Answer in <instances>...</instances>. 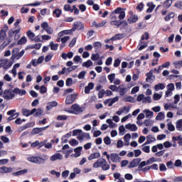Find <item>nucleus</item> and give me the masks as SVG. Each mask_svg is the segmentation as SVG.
<instances>
[{"instance_id":"f257e3e1","label":"nucleus","mask_w":182,"mask_h":182,"mask_svg":"<svg viewBox=\"0 0 182 182\" xmlns=\"http://www.w3.org/2000/svg\"><path fill=\"white\" fill-rule=\"evenodd\" d=\"M21 27H18L16 30L12 28L9 31H8V37L5 38L4 42L2 43L3 47H6L9 44H11L12 40L18 41L19 38H21Z\"/></svg>"},{"instance_id":"f03ea898","label":"nucleus","mask_w":182,"mask_h":182,"mask_svg":"<svg viewBox=\"0 0 182 182\" xmlns=\"http://www.w3.org/2000/svg\"><path fill=\"white\" fill-rule=\"evenodd\" d=\"M48 156L46 155H42L41 157L38 156H31L28 158L29 162L36 164H44L46 161H48Z\"/></svg>"},{"instance_id":"7ed1b4c3","label":"nucleus","mask_w":182,"mask_h":182,"mask_svg":"<svg viewBox=\"0 0 182 182\" xmlns=\"http://www.w3.org/2000/svg\"><path fill=\"white\" fill-rule=\"evenodd\" d=\"M70 109H71V111H69L70 114L79 115L85 111V107H80L79 105L73 104V105H71Z\"/></svg>"},{"instance_id":"20e7f679","label":"nucleus","mask_w":182,"mask_h":182,"mask_svg":"<svg viewBox=\"0 0 182 182\" xmlns=\"http://www.w3.org/2000/svg\"><path fill=\"white\" fill-rule=\"evenodd\" d=\"M2 97L5 100H11L14 98L15 94L11 89L4 90Z\"/></svg>"},{"instance_id":"39448f33","label":"nucleus","mask_w":182,"mask_h":182,"mask_svg":"<svg viewBox=\"0 0 182 182\" xmlns=\"http://www.w3.org/2000/svg\"><path fill=\"white\" fill-rule=\"evenodd\" d=\"M12 63L9 61L8 59H0V68H3L5 70L11 68Z\"/></svg>"},{"instance_id":"423d86ee","label":"nucleus","mask_w":182,"mask_h":182,"mask_svg":"<svg viewBox=\"0 0 182 182\" xmlns=\"http://www.w3.org/2000/svg\"><path fill=\"white\" fill-rule=\"evenodd\" d=\"M124 10H125V9H122V7H117L114 10V14H119V16H117V17L121 21L124 19V17H126V12H124Z\"/></svg>"},{"instance_id":"0eeeda50","label":"nucleus","mask_w":182,"mask_h":182,"mask_svg":"<svg viewBox=\"0 0 182 182\" xmlns=\"http://www.w3.org/2000/svg\"><path fill=\"white\" fill-rule=\"evenodd\" d=\"M9 31V26L6 24L4 25V27L2 28V30L0 31V42H3L6 37V33Z\"/></svg>"},{"instance_id":"6e6552de","label":"nucleus","mask_w":182,"mask_h":182,"mask_svg":"<svg viewBox=\"0 0 182 182\" xmlns=\"http://www.w3.org/2000/svg\"><path fill=\"white\" fill-rule=\"evenodd\" d=\"M105 165H107V162L106 159H98L97 161H95V164H93L92 166L95 168H97L102 167Z\"/></svg>"},{"instance_id":"1a4fd4ad","label":"nucleus","mask_w":182,"mask_h":182,"mask_svg":"<svg viewBox=\"0 0 182 182\" xmlns=\"http://www.w3.org/2000/svg\"><path fill=\"white\" fill-rule=\"evenodd\" d=\"M75 99H77V95L71 94L70 95H68L65 98V104L66 105H72L73 104V102H75Z\"/></svg>"},{"instance_id":"9d476101","label":"nucleus","mask_w":182,"mask_h":182,"mask_svg":"<svg viewBox=\"0 0 182 182\" xmlns=\"http://www.w3.org/2000/svg\"><path fill=\"white\" fill-rule=\"evenodd\" d=\"M141 159L140 158H136L135 159H133L131 162H129V165L127 166V168H133L134 167H136L140 164Z\"/></svg>"},{"instance_id":"9b49d317","label":"nucleus","mask_w":182,"mask_h":182,"mask_svg":"<svg viewBox=\"0 0 182 182\" xmlns=\"http://www.w3.org/2000/svg\"><path fill=\"white\" fill-rule=\"evenodd\" d=\"M49 127V125L47 127H37V128H33L31 132L32 135H36L38 134L39 133H41L43 132H45L48 128Z\"/></svg>"},{"instance_id":"f8f14e48","label":"nucleus","mask_w":182,"mask_h":182,"mask_svg":"<svg viewBox=\"0 0 182 182\" xmlns=\"http://www.w3.org/2000/svg\"><path fill=\"white\" fill-rule=\"evenodd\" d=\"M114 91L119 92V95L123 96L127 93V88L123 87V85H119V87L114 86Z\"/></svg>"},{"instance_id":"ddd939ff","label":"nucleus","mask_w":182,"mask_h":182,"mask_svg":"<svg viewBox=\"0 0 182 182\" xmlns=\"http://www.w3.org/2000/svg\"><path fill=\"white\" fill-rule=\"evenodd\" d=\"M85 28V26H83V23L81 22H78L77 23L73 24V28H71V31H82Z\"/></svg>"},{"instance_id":"4468645a","label":"nucleus","mask_w":182,"mask_h":182,"mask_svg":"<svg viewBox=\"0 0 182 182\" xmlns=\"http://www.w3.org/2000/svg\"><path fill=\"white\" fill-rule=\"evenodd\" d=\"M82 151V146L76 147L75 149H74V152H75V154H72L71 157H75V158L80 157V154H82L81 153Z\"/></svg>"},{"instance_id":"2eb2a0df","label":"nucleus","mask_w":182,"mask_h":182,"mask_svg":"<svg viewBox=\"0 0 182 182\" xmlns=\"http://www.w3.org/2000/svg\"><path fill=\"white\" fill-rule=\"evenodd\" d=\"M146 7H149L148 9H146V13L150 14L155 9L156 5L154 4L152 1H149L146 4Z\"/></svg>"},{"instance_id":"dca6fc26","label":"nucleus","mask_w":182,"mask_h":182,"mask_svg":"<svg viewBox=\"0 0 182 182\" xmlns=\"http://www.w3.org/2000/svg\"><path fill=\"white\" fill-rule=\"evenodd\" d=\"M12 92L14 94L20 95V96L26 95V90H21L19 88H14V90H12Z\"/></svg>"},{"instance_id":"f3484780","label":"nucleus","mask_w":182,"mask_h":182,"mask_svg":"<svg viewBox=\"0 0 182 182\" xmlns=\"http://www.w3.org/2000/svg\"><path fill=\"white\" fill-rule=\"evenodd\" d=\"M139 20L137 15H132L131 16L127 18V22H129V24L134 23L137 22Z\"/></svg>"},{"instance_id":"a211bd4d","label":"nucleus","mask_w":182,"mask_h":182,"mask_svg":"<svg viewBox=\"0 0 182 182\" xmlns=\"http://www.w3.org/2000/svg\"><path fill=\"white\" fill-rule=\"evenodd\" d=\"M62 159H63V155L62 154H60V153L54 154L53 156H51L50 157L51 161H55L57 160H62Z\"/></svg>"},{"instance_id":"6ab92c4d","label":"nucleus","mask_w":182,"mask_h":182,"mask_svg":"<svg viewBox=\"0 0 182 182\" xmlns=\"http://www.w3.org/2000/svg\"><path fill=\"white\" fill-rule=\"evenodd\" d=\"M85 138H87V140L90 139V135L89 133H82L81 135L77 137L78 141H82Z\"/></svg>"},{"instance_id":"aec40b11","label":"nucleus","mask_w":182,"mask_h":182,"mask_svg":"<svg viewBox=\"0 0 182 182\" xmlns=\"http://www.w3.org/2000/svg\"><path fill=\"white\" fill-rule=\"evenodd\" d=\"M94 83L92 82H90L88 83L87 86L85 87V94H90V90L94 89Z\"/></svg>"},{"instance_id":"412c9836","label":"nucleus","mask_w":182,"mask_h":182,"mask_svg":"<svg viewBox=\"0 0 182 182\" xmlns=\"http://www.w3.org/2000/svg\"><path fill=\"white\" fill-rule=\"evenodd\" d=\"M175 13L174 12H168V14L165 16L164 20L166 22L170 21L171 19L174 18Z\"/></svg>"},{"instance_id":"4be33fe9","label":"nucleus","mask_w":182,"mask_h":182,"mask_svg":"<svg viewBox=\"0 0 182 182\" xmlns=\"http://www.w3.org/2000/svg\"><path fill=\"white\" fill-rule=\"evenodd\" d=\"M57 106L58 102H56L55 101H53L51 102L47 103L46 109L50 110L51 109H53V107H56Z\"/></svg>"},{"instance_id":"5701e85b","label":"nucleus","mask_w":182,"mask_h":182,"mask_svg":"<svg viewBox=\"0 0 182 182\" xmlns=\"http://www.w3.org/2000/svg\"><path fill=\"white\" fill-rule=\"evenodd\" d=\"M100 157V154L99 152H95L91 154L90 156H88V161H92L96 159H99Z\"/></svg>"},{"instance_id":"b1692460","label":"nucleus","mask_w":182,"mask_h":182,"mask_svg":"<svg viewBox=\"0 0 182 182\" xmlns=\"http://www.w3.org/2000/svg\"><path fill=\"white\" fill-rule=\"evenodd\" d=\"M102 43H100V41H95V43H93V48L95 49V53H98L100 48H102Z\"/></svg>"},{"instance_id":"393cba45","label":"nucleus","mask_w":182,"mask_h":182,"mask_svg":"<svg viewBox=\"0 0 182 182\" xmlns=\"http://www.w3.org/2000/svg\"><path fill=\"white\" fill-rule=\"evenodd\" d=\"M28 173V169H23L21 171H18L16 172L12 173L13 176H22Z\"/></svg>"},{"instance_id":"a878e982","label":"nucleus","mask_w":182,"mask_h":182,"mask_svg":"<svg viewBox=\"0 0 182 182\" xmlns=\"http://www.w3.org/2000/svg\"><path fill=\"white\" fill-rule=\"evenodd\" d=\"M104 156H107V159L109 161H112V162H114V154H110V156L107 154V151L104 152Z\"/></svg>"},{"instance_id":"bb28decb","label":"nucleus","mask_w":182,"mask_h":182,"mask_svg":"<svg viewBox=\"0 0 182 182\" xmlns=\"http://www.w3.org/2000/svg\"><path fill=\"white\" fill-rule=\"evenodd\" d=\"M150 38V36H149V33L146 32L144 35L141 36V40H139V43H144V41L149 40Z\"/></svg>"},{"instance_id":"cd10ccee","label":"nucleus","mask_w":182,"mask_h":182,"mask_svg":"<svg viewBox=\"0 0 182 182\" xmlns=\"http://www.w3.org/2000/svg\"><path fill=\"white\" fill-rule=\"evenodd\" d=\"M146 139H148V140H146V141L144 143V145L149 144L151 142H155L156 141V138L151 136V135H148V136H146Z\"/></svg>"},{"instance_id":"c85d7f7f","label":"nucleus","mask_w":182,"mask_h":182,"mask_svg":"<svg viewBox=\"0 0 182 182\" xmlns=\"http://www.w3.org/2000/svg\"><path fill=\"white\" fill-rule=\"evenodd\" d=\"M27 37L29 38L30 41H33V38L36 37V34L31 31H28L26 32Z\"/></svg>"},{"instance_id":"c756f323","label":"nucleus","mask_w":182,"mask_h":182,"mask_svg":"<svg viewBox=\"0 0 182 182\" xmlns=\"http://www.w3.org/2000/svg\"><path fill=\"white\" fill-rule=\"evenodd\" d=\"M154 88H155L156 92H158L160 90H164L165 85L164 83H159L158 85H155Z\"/></svg>"},{"instance_id":"7c9ffc66","label":"nucleus","mask_w":182,"mask_h":182,"mask_svg":"<svg viewBox=\"0 0 182 182\" xmlns=\"http://www.w3.org/2000/svg\"><path fill=\"white\" fill-rule=\"evenodd\" d=\"M176 127L180 132H182V119H178L176 122Z\"/></svg>"},{"instance_id":"2f4dec72","label":"nucleus","mask_w":182,"mask_h":182,"mask_svg":"<svg viewBox=\"0 0 182 182\" xmlns=\"http://www.w3.org/2000/svg\"><path fill=\"white\" fill-rule=\"evenodd\" d=\"M28 42L26 36H23L18 41H17V45H25Z\"/></svg>"},{"instance_id":"473e14b6","label":"nucleus","mask_w":182,"mask_h":182,"mask_svg":"<svg viewBox=\"0 0 182 182\" xmlns=\"http://www.w3.org/2000/svg\"><path fill=\"white\" fill-rule=\"evenodd\" d=\"M22 114L23 116H25L26 117H28L31 115L30 110L26 108L22 109Z\"/></svg>"},{"instance_id":"72a5a7b5","label":"nucleus","mask_w":182,"mask_h":182,"mask_svg":"<svg viewBox=\"0 0 182 182\" xmlns=\"http://www.w3.org/2000/svg\"><path fill=\"white\" fill-rule=\"evenodd\" d=\"M172 140H173V141H178L179 145H182V137H181V136H173Z\"/></svg>"},{"instance_id":"f704fd0d","label":"nucleus","mask_w":182,"mask_h":182,"mask_svg":"<svg viewBox=\"0 0 182 182\" xmlns=\"http://www.w3.org/2000/svg\"><path fill=\"white\" fill-rule=\"evenodd\" d=\"M165 118L164 112H159L158 115L156 117V120H164Z\"/></svg>"},{"instance_id":"c9c22d12","label":"nucleus","mask_w":182,"mask_h":182,"mask_svg":"<svg viewBox=\"0 0 182 182\" xmlns=\"http://www.w3.org/2000/svg\"><path fill=\"white\" fill-rule=\"evenodd\" d=\"M62 15V11H60L59 9H55V10L53 11V16H55L56 18H60Z\"/></svg>"},{"instance_id":"e433bc0d","label":"nucleus","mask_w":182,"mask_h":182,"mask_svg":"<svg viewBox=\"0 0 182 182\" xmlns=\"http://www.w3.org/2000/svg\"><path fill=\"white\" fill-rule=\"evenodd\" d=\"M63 9L66 12H73V9H72V6L70 4H65L64 5Z\"/></svg>"},{"instance_id":"4c0bfd02","label":"nucleus","mask_w":182,"mask_h":182,"mask_svg":"<svg viewBox=\"0 0 182 182\" xmlns=\"http://www.w3.org/2000/svg\"><path fill=\"white\" fill-rule=\"evenodd\" d=\"M49 46H50L51 50H58V43H53V41H51L50 43H49Z\"/></svg>"},{"instance_id":"58836bf2","label":"nucleus","mask_w":182,"mask_h":182,"mask_svg":"<svg viewBox=\"0 0 182 182\" xmlns=\"http://www.w3.org/2000/svg\"><path fill=\"white\" fill-rule=\"evenodd\" d=\"M83 134L82 129H74L73 131V136H77V135H81Z\"/></svg>"},{"instance_id":"ea45409f","label":"nucleus","mask_w":182,"mask_h":182,"mask_svg":"<svg viewBox=\"0 0 182 182\" xmlns=\"http://www.w3.org/2000/svg\"><path fill=\"white\" fill-rule=\"evenodd\" d=\"M42 45V43H36L34 45L30 46L29 48L39 50L41 49Z\"/></svg>"},{"instance_id":"a19ab883","label":"nucleus","mask_w":182,"mask_h":182,"mask_svg":"<svg viewBox=\"0 0 182 182\" xmlns=\"http://www.w3.org/2000/svg\"><path fill=\"white\" fill-rule=\"evenodd\" d=\"M173 4V0H166L165 3H164V7L166 9H168Z\"/></svg>"},{"instance_id":"79ce46f5","label":"nucleus","mask_w":182,"mask_h":182,"mask_svg":"<svg viewBox=\"0 0 182 182\" xmlns=\"http://www.w3.org/2000/svg\"><path fill=\"white\" fill-rule=\"evenodd\" d=\"M124 36H126V34L124 33L114 35V40H122Z\"/></svg>"},{"instance_id":"37998d69","label":"nucleus","mask_w":182,"mask_h":182,"mask_svg":"<svg viewBox=\"0 0 182 182\" xmlns=\"http://www.w3.org/2000/svg\"><path fill=\"white\" fill-rule=\"evenodd\" d=\"M92 65V62L90 60H87V62H85L82 63V67L89 68L90 66Z\"/></svg>"},{"instance_id":"c03bdc74","label":"nucleus","mask_w":182,"mask_h":182,"mask_svg":"<svg viewBox=\"0 0 182 182\" xmlns=\"http://www.w3.org/2000/svg\"><path fill=\"white\" fill-rule=\"evenodd\" d=\"M166 167L170 169H173L176 166L172 161H168V162H166Z\"/></svg>"},{"instance_id":"a18cd8bd","label":"nucleus","mask_w":182,"mask_h":182,"mask_svg":"<svg viewBox=\"0 0 182 182\" xmlns=\"http://www.w3.org/2000/svg\"><path fill=\"white\" fill-rule=\"evenodd\" d=\"M176 68H182V60H176L173 63Z\"/></svg>"},{"instance_id":"49530a36","label":"nucleus","mask_w":182,"mask_h":182,"mask_svg":"<svg viewBox=\"0 0 182 182\" xmlns=\"http://www.w3.org/2000/svg\"><path fill=\"white\" fill-rule=\"evenodd\" d=\"M100 59V54L97 53V54L91 55V60L97 61Z\"/></svg>"},{"instance_id":"de8ad7c7","label":"nucleus","mask_w":182,"mask_h":182,"mask_svg":"<svg viewBox=\"0 0 182 182\" xmlns=\"http://www.w3.org/2000/svg\"><path fill=\"white\" fill-rule=\"evenodd\" d=\"M68 117L67 115H59L57 116V121H65L66 119H68Z\"/></svg>"},{"instance_id":"09e8293b","label":"nucleus","mask_w":182,"mask_h":182,"mask_svg":"<svg viewBox=\"0 0 182 182\" xmlns=\"http://www.w3.org/2000/svg\"><path fill=\"white\" fill-rule=\"evenodd\" d=\"M43 109L38 108V109H37V111L36 112V114H33V116L35 117H38L41 116V114H43Z\"/></svg>"},{"instance_id":"8fccbe9b","label":"nucleus","mask_w":182,"mask_h":182,"mask_svg":"<svg viewBox=\"0 0 182 182\" xmlns=\"http://www.w3.org/2000/svg\"><path fill=\"white\" fill-rule=\"evenodd\" d=\"M39 90H40V93L41 94H46V92H48V88H46L45 85H41Z\"/></svg>"},{"instance_id":"3c124183","label":"nucleus","mask_w":182,"mask_h":182,"mask_svg":"<svg viewBox=\"0 0 182 182\" xmlns=\"http://www.w3.org/2000/svg\"><path fill=\"white\" fill-rule=\"evenodd\" d=\"M162 97V95H161L159 93H155L153 95V99L155 101H158V100H160V99Z\"/></svg>"},{"instance_id":"603ef678","label":"nucleus","mask_w":182,"mask_h":182,"mask_svg":"<svg viewBox=\"0 0 182 182\" xmlns=\"http://www.w3.org/2000/svg\"><path fill=\"white\" fill-rule=\"evenodd\" d=\"M166 90H175V85L173 83H169L168 85H166Z\"/></svg>"},{"instance_id":"864d4df0","label":"nucleus","mask_w":182,"mask_h":182,"mask_svg":"<svg viewBox=\"0 0 182 182\" xmlns=\"http://www.w3.org/2000/svg\"><path fill=\"white\" fill-rule=\"evenodd\" d=\"M144 112L146 114V117H150L153 116L154 112L149 109H144Z\"/></svg>"},{"instance_id":"5fc2aeb1","label":"nucleus","mask_w":182,"mask_h":182,"mask_svg":"<svg viewBox=\"0 0 182 182\" xmlns=\"http://www.w3.org/2000/svg\"><path fill=\"white\" fill-rule=\"evenodd\" d=\"M107 78L108 80H109L110 83H113L114 80V73L108 75Z\"/></svg>"},{"instance_id":"6e6d98bb","label":"nucleus","mask_w":182,"mask_h":182,"mask_svg":"<svg viewBox=\"0 0 182 182\" xmlns=\"http://www.w3.org/2000/svg\"><path fill=\"white\" fill-rule=\"evenodd\" d=\"M144 5L143 2H141V4H139L138 5V6L136 7V9L138 10L139 12H141L144 9Z\"/></svg>"},{"instance_id":"4d7b16f0","label":"nucleus","mask_w":182,"mask_h":182,"mask_svg":"<svg viewBox=\"0 0 182 182\" xmlns=\"http://www.w3.org/2000/svg\"><path fill=\"white\" fill-rule=\"evenodd\" d=\"M72 85H73V79L72 78L66 79L65 85L70 87V86H72Z\"/></svg>"},{"instance_id":"13d9d810","label":"nucleus","mask_w":182,"mask_h":182,"mask_svg":"<svg viewBox=\"0 0 182 182\" xmlns=\"http://www.w3.org/2000/svg\"><path fill=\"white\" fill-rule=\"evenodd\" d=\"M70 144L72 146H75L77 145H79V141H77V140H75V139H73V140H71L70 141Z\"/></svg>"},{"instance_id":"bf43d9fd","label":"nucleus","mask_w":182,"mask_h":182,"mask_svg":"<svg viewBox=\"0 0 182 182\" xmlns=\"http://www.w3.org/2000/svg\"><path fill=\"white\" fill-rule=\"evenodd\" d=\"M85 74H86L85 71H81L80 74H78V76H77L78 79L83 80V78H85Z\"/></svg>"},{"instance_id":"052dcab7","label":"nucleus","mask_w":182,"mask_h":182,"mask_svg":"<svg viewBox=\"0 0 182 182\" xmlns=\"http://www.w3.org/2000/svg\"><path fill=\"white\" fill-rule=\"evenodd\" d=\"M134 157H139V156H141V150L140 149H136V150H134Z\"/></svg>"},{"instance_id":"680f3d73","label":"nucleus","mask_w":182,"mask_h":182,"mask_svg":"<svg viewBox=\"0 0 182 182\" xmlns=\"http://www.w3.org/2000/svg\"><path fill=\"white\" fill-rule=\"evenodd\" d=\"M0 139L3 141V143H9V138L5 136H0Z\"/></svg>"},{"instance_id":"e2e57ef3","label":"nucleus","mask_w":182,"mask_h":182,"mask_svg":"<svg viewBox=\"0 0 182 182\" xmlns=\"http://www.w3.org/2000/svg\"><path fill=\"white\" fill-rule=\"evenodd\" d=\"M104 142L107 145L111 144V139L109 136H105L104 138Z\"/></svg>"},{"instance_id":"0e129e2a","label":"nucleus","mask_w":182,"mask_h":182,"mask_svg":"<svg viewBox=\"0 0 182 182\" xmlns=\"http://www.w3.org/2000/svg\"><path fill=\"white\" fill-rule=\"evenodd\" d=\"M43 30L46 31L47 34H48V35H52L53 33V29L51 27L47 28Z\"/></svg>"},{"instance_id":"69168bd1","label":"nucleus","mask_w":182,"mask_h":182,"mask_svg":"<svg viewBox=\"0 0 182 182\" xmlns=\"http://www.w3.org/2000/svg\"><path fill=\"white\" fill-rule=\"evenodd\" d=\"M119 134L123 136L124 134V132L126 131V129H124V127L122 125L119 127Z\"/></svg>"},{"instance_id":"338daca9","label":"nucleus","mask_w":182,"mask_h":182,"mask_svg":"<svg viewBox=\"0 0 182 182\" xmlns=\"http://www.w3.org/2000/svg\"><path fill=\"white\" fill-rule=\"evenodd\" d=\"M125 102H129L131 103H134V99L133 97L129 96L127 97V98H125Z\"/></svg>"},{"instance_id":"774afa93","label":"nucleus","mask_w":182,"mask_h":182,"mask_svg":"<svg viewBox=\"0 0 182 182\" xmlns=\"http://www.w3.org/2000/svg\"><path fill=\"white\" fill-rule=\"evenodd\" d=\"M175 7L178 9H181L182 10V1H176L175 4Z\"/></svg>"}]
</instances>
